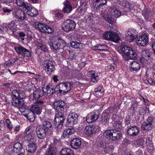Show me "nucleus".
I'll use <instances>...</instances> for the list:
<instances>
[{"label":"nucleus","mask_w":155,"mask_h":155,"mask_svg":"<svg viewBox=\"0 0 155 155\" xmlns=\"http://www.w3.org/2000/svg\"><path fill=\"white\" fill-rule=\"evenodd\" d=\"M73 84L70 82H65L58 84L54 88V91L59 94L64 95L67 94L73 87Z\"/></svg>","instance_id":"f257e3e1"},{"label":"nucleus","mask_w":155,"mask_h":155,"mask_svg":"<svg viewBox=\"0 0 155 155\" xmlns=\"http://www.w3.org/2000/svg\"><path fill=\"white\" fill-rule=\"evenodd\" d=\"M51 48L53 51L63 49L66 45L65 42L61 38L56 37L48 42Z\"/></svg>","instance_id":"f03ea898"},{"label":"nucleus","mask_w":155,"mask_h":155,"mask_svg":"<svg viewBox=\"0 0 155 155\" xmlns=\"http://www.w3.org/2000/svg\"><path fill=\"white\" fill-rule=\"evenodd\" d=\"M64 112H58L56 114L54 119V125L56 131L58 133H62L63 130L62 129L63 124L65 118L64 115Z\"/></svg>","instance_id":"7ed1b4c3"},{"label":"nucleus","mask_w":155,"mask_h":155,"mask_svg":"<svg viewBox=\"0 0 155 155\" xmlns=\"http://www.w3.org/2000/svg\"><path fill=\"white\" fill-rule=\"evenodd\" d=\"M110 13V14L105 13L104 14H101V16L107 22L110 24H112L115 21V19L113 18V17L115 18H118L120 16L121 13L120 11L115 8L112 9Z\"/></svg>","instance_id":"20e7f679"},{"label":"nucleus","mask_w":155,"mask_h":155,"mask_svg":"<svg viewBox=\"0 0 155 155\" xmlns=\"http://www.w3.org/2000/svg\"><path fill=\"white\" fill-rule=\"evenodd\" d=\"M104 136L106 138L110 139L112 141L117 140L122 137V134L119 130L112 129L105 131Z\"/></svg>","instance_id":"39448f33"},{"label":"nucleus","mask_w":155,"mask_h":155,"mask_svg":"<svg viewBox=\"0 0 155 155\" xmlns=\"http://www.w3.org/2000/svg\"><path fill=\"white\" fill-rule=\"evenodd\" d=\"M76 25L75 21L71 19H68L64 21L62 25V28L65 31H69L74 30Z\"/></svg>","instance_id":"423d86ee"},{"label":"nucleus","mask_w":155,"mask_h":155,"mask_svg":"<svg viewBox=\"0 0 155 155\" xmlns=\"http://www.w3.org/2000/svg\"><path fill=\"white\" fill-rule=\"evenodd\" d=\"M103 36L106 40H110L116 43L118 42L120 39L118 35L112 31L105 32Z\"/></svg>","instance_id":"0eeeda50"},{"label":"nucleus","mask_w":155,"mask_h":155,"mask_svg":"<svg viewBox=\"0 0 155 155\" xmlns=\"http://www.w3.org/2000/svg\"><path fill=\"white\" fill-rule=\"evenodd\" d=\"M43 104L44 102L43 101H37L31 107L30 111L33 112L36 114H40L41 112L42 107L43 105Z\"/></svg>","instance_id":"6e6552de"},{"label":"nucleus","mask_w":155,"mask_h":155,"mask_svg":"<svg viewBox=\"0 0 155 155\" xmlns=\"http://www.w3.org/2000/svg\"><path fill=\"white\" fill-rule=\"evenodd\" d=\"M43 66L45 70L48 75H50L55 69L54 63L49 60L44 61Z\"/></svg>","instance_id":"1a4fd4ad"},{"label":"nucleus","mask_w":155,"mask_h":155,"mask_svg":"<svg viewBox=\"0 0 155 155\" xmlns=\"http://www.w3.org/2000/svg\"><path fill=\"white\" fill-rule=\"evenodd\" d=\"M66 104L63 101H55L53 104L54 109L58 112H63L66 107Z\"/></svg>","instance_id":"9d476101"},{"label":"nucleus","mask_w":155,"mask_h":155,"mask_svg":"<svg viewBox=\"0 0 155 155\" xmlns=\"http://www.w3.org/2000/svg\"><path fill=\"white\" fill-rule=\"evenodd\" d=\"M78 115L75 113H72L70 114L68 118L66 125L69 127H72L76 124L78 121Z\"/></svg>","instance_id":"9b49d317"},{"label":"nucleus","mask_w":155,"mask_h":155,"mask_svg":"<svg viewBox=\"0 0 155 155\" xmlns=\"http://www.w3.org/2000/svg\"><path fill=\"white\" fill-rule=\"evenodd\" d=\"M148 35V34H145L140 35L138 39L136 41L137 45L140 46H145L149 41Z\"/></svg>","instance_id":"f8f14e48"},{"label":"nucleus","mask_w":155,"mask_h":155,"mask_svg":"<svg viewBox=\"0 0 155 155\" xmlns=\"http://www.w3.org/2000/svg\"><path fill=\"white\" fill-rule=\"evenodd\" d=\"M14 48L19 54H23L26 57H30L31 55L30 51L22 46L15 47Z\"/></svg>","instance_id":"ddd939ff"},{"label":"nucleus","mask_w":155,"mask_h":155,"mask_svg":"<svg viewBox=\"0 0 155 155\" xmlns=\"http://www.w3.org/2000/svg\"><path fill=\"white\" fill-rule=\"evenodd\" d=\"M98 112H92L88 114L86 117V121L90 123L96 121L98 118Z\"/></svg>","instance_id":"4468645a"},{"label":"nucleus","mask_w":155,"mask_h":155,"mask_svg":"<svg viewBox=\"0 0 155 155\" xmlns=\"http://www.w3.org/2000/svg\"><path fill=\"white\" fill-rule=\"evenodd\" d=\"M36 133L38 138L40 139H44L46 136L47 132L41 126H38L36 128Z\"/></svg>","instance_id":"2eb2a0df"},{"label":"nucleus","mask_w":155,"mask_h":155,"mask_svg":"<svg viewBox=\"0 0 155 155\" xmlns=\"http://www.w3.org/2000/svg\"><path fill=\"white\" fill-rule=\"evenodd\" d=\"M24 138L28 143L35 142L36 137L35 132L32 131L30 133H27V134L25 135Z\"/></svg>","instance_id":"dca6fc26"},{"label":"nucleus","mask_w":155,"mask_h":155,"mask_svg":"<svg viewBox=\"0 0 155 155\" xmlns=\"http://www.w3.org/2000/svg\"><path fill=\"white\" fill-rule=\"evenodd\" d=\"M153 119L151 117H149L146 121L142 124L141 127L142 129L146 130H149L152 128V122Z\"/></svg>","instance_id":"f3484780"},{"label":"nucleus","mask_w":155,"mask_h":155,"mask_svg":"<svg viewBox=\"0 0 155 155\" xmlns=\"http://www.w3.org/2000/svg\"><path fill=\"white\" fill-rule=\"evenodd\" d=\"M139 132L138 127L136 126H131L128 128L127 130V133L130 137H134L136 136Z\"/></svg>","instance_id":"a211bd4d"},{"label":"nucleus","mask_w":155,"mask_h":155,"mask_svg":"<svg viewBox=\"0 0 155 155\" xmlns=\"http://www.w3.org/2000/svg\"><path fill=\"white\" fill-rule=\"evenodd\" d=\"M118 118L119 117L118 116L114 115H113L112 117V119L113 120L112 121L113 127L118 130L122 127L121 122L120 121L118 120L117 119L116 120H115V118L118 119Z\"/></svg>","instance_id":"6ab92c4d"},{"label":"nucleus","mask_w":155,"mask_h":155,"mask_svg":"<svg viewBox=\"0 0 155 155\" xmlns=\"http://www.w3.org/2000/svg\"><path fill=\"white\" fill-rule=\"evenodd\" d=\"M81 140L80 138H75L72 140L71 142V146L74 149H78L80 147Z\"/></svg>","instance_id":"aec40b11"},{"label":"nucleus","mask_w":155,"mask_h":155,"mask_svg":"<svg viewBox=\"0 0 155 155\" xmlns=\"http://www.w3.org/2000/svg\"><path fill=\"white\" fill-rule=\"evenodd\" d=\"M12 103L13 106L18 108H21L23 105L24 101L22 100L19 99L18 97H14L12 98Z\"/></svg>","instance_id":"412c9836"},{"label":"nucleus","mask_w":155,"mask_h":155,"mask_svg":"<svg viewBox=\"0 0 155 155\" xmlns=\"http://www.w3.org/2000/svg\"><path fill=\"white\" fill-rule=\"evenodd\" d=\"M36 29L43 33H46L48 26L41 23H36L34 25Z\"/></svg>","instance_id":"4be33fe9"},{"label":"nucleus","mask_w":155,"mask_h":155,"mask_svg":"<svg viewBox=\"0 0 155 155\" xmlns=\"http://www.w3.org/2000/svg\"><path fill=\"white\" fill-rule=\"evenodd\" d=\"M44 90L42 91L40 89H36L34 91L33 93V97L35 99H38L40 98H44L45 97L44 94Z\"/></svg>","instance_id":"5701e85b"},{"label":"nucleus","mask_w":155,"mask_h":155,"mask_svg":"<svg viewBox=\"0 0 155 155\" xmlns=\"http://www.w3.org/2000/svg\"><path fill=\"white\" fill-rule=\"evenodd\" d=\"M129 67L131 72H135L140 69V65L138 62L133 61L130 63Z\"/></svg>","instance_id":"b1692460"},{"label":"nucleus","mask_w":155,"mask_h":155,"mask_svg":"<svg viewBox=\"0 0 155 155\" xmlns=\"http://www.w3.org/2000/svg\"><path fill=\"white\" fill-rule=\"evenodd\" d=\"M41 127L47 133L50 132L53 129L51 123L48 121L43 122L42 126Z\"/></svg>","instance_id":"393cba45"},{"label":"nucleus","mask_w":155,"mask_h":155,"mask_svg":"<svg viewBox=\"0 0 155 155\" xmlns=\"http://www.w3.org/2000/svg\"><path fill=\"white\" fill-rule=\"evenodd\" d=\"M12 94L14 97H18L19 99L22 100L25 96V93L21 90L17 91L14 90L12 91Z\"/></svg>","instance_id":"a878e982"},{"label":"nucleus","mask_w":155,"mask_h":155,"mask_svg":"<svg viewBox=\"0 0 155 155\" xmlns=\"http://www.w3.org/2000/svg\"><path fill=\"white\" fill-rule=\"evenodd\" d=\"M130 47L125 45H122L120 47V50L118 51L123 56H126L130 49Z\"/></svg>","instance_id":"bb28decb"},{"label":"nucleus","mask_w":155,"mask_h":155,"mask_svg":"<svg viewBox=\"0 0 155 155\" xmlns=\"http://www.w3.org/2000/svg\"><path fill=\"white\" fill-rule=\"evenodd\" d=\"M22 145L19 142L15 143L13 147V149L11 150L12 152H15L16 153L23 151Z\"/></svg>","instance_id":"cd10ccee"},{"label":"nucleus","mask_w":155,"mask_h":155,"mask_svg":"<svg viewBox=\"0 0 155 155\" xmlns=\"http://www.w3.org/2000/svg\"><path fill=\"white\" fill-rule=\"evenodd\" d=\"M15 17L17 19L21 20H24L25 18L26 15L23 11L18 9L16 12Z\"/></svg>","instance_id":"c85d7f7f"},{"label":"nucleus","mask_w":155,"mask_h":155,"mask_svg":"<svg viewBox=\"0 0 155 155\" xmlns=\"http://www.w3.org/2000/svg\"><path fill=\"white\" fill-rule=\"evenodd\" d=\"M87 3L86 2H83L80 6L78 8L77 10L79 13L84 15L87 12Z\"/></svg>","instance_id":"c756f323"},{"label":"nucleus","mask_w":155,"mask_h":155,"mask_svg":"<svg viewBox=\"0 0 155 155\" xmlns=\"http://www.w3.org/2000/svg\"><path fill=\"white\" fill-rule=\"evenodd\" d=\"M26 147V150L29 153H32L34 152L37 149V145L35 143H28Z\"/></svg>","instance_id":"7c9ffc66"},{"label":"nucleus","mask_w":155,"mask_h":155,"mask_svg":"<svg viewBox=\"0 0 155 155\" xmlns=\"http://www.w3.org/2000/svg\"><path fill=\"white\" fill-rule=\"evenodd\" d=\"M15 23L14 21H12L6 26L5 28L8 32L11 31L13 33L16 31V29L15 28Z\"/></svg>","instance_id":"2f4dec72"},{"label":"nucleus","mask_w":155,"mask_h":155,"mask_svg":"<svg viewBox=\"0 0 155 155\" xmlns=\"http://www.w3.org/2000/svg\"><path fill=\"white\" fill-rule=\"evenodd\" d=\"M85 130L86 134L90 136L95 132L97 129L95 126L90 125L86 126L85 127Z\"/></svg>","instance_id":"473e14b6"},{"label":"nucleus","mask_w":155,"mask_h":155,"mask_svg":"<svg viewBox=\"0 0 155 155\" xmlns=\"http://www.w3.org/2000/svg\"><path fill=\"white\" fill-rule=\"evenodd\" d=\"M126 56L130 59L135 60L137 58V55L134 50L130 48L128 53H127Z\"/></svg>","instance_id":"72a5a7b5"},{"label":"nucleus","mask_w":155,"mask_h":155,"mask_svg":"<svg viewBox=\"0 0 155 155\" xmlns=\"http://www.w3.org/2000/svg\"><path fill=\"white\" fill-rule=\"evenodd\" d=\"M70 127V128H67L64 131L63 136L65 138L68 136L72 135L75 132V129L72 127Z\"/></svg>","instance_id":"f704fd0d"},{"label":"nucleus","mask_w":155,"mask_h":155,"mask_svg":"<svg viewBox=\"0 0 155 155\" xmlns=\"http://www.w3.org/2000/svg\"><path fill=\"white\" fill-rule=\"evenodd\" d=\"M64 6L63 10L65 13H68L71 11L72 7L70 5V3L68 1H66L65 3H64Z\"/></svg>","instance_id":"c9c22d12"},{"label":"nucleus","mask_w":155,"mask_h":155,"mask_svg":"<svg viewBox=\"0 0 155 155\" xmlns=\"http://www.w3.org/2000/svg\"><path fill=\"white\" fill-rule=\"evenodd\" d=\"M60 153L61 155H74L73 151L68 148L62 149L60 151Z\"/></svg>","instance_id":"e433bc0d"},{"label":"nucleus","mask_w":155,"mask_h":155,"mask_svg":"<svg viewBox=\"0 0 155 155\" xmlns=\"http://www.w3.org/2000/svg\"><path fill=\"white\" fill-rule=\"evenodd\" d=\"M109 120V117L108 114L105 113L102 114L101 122L104 123L105 125L106 126H107L108 125Z\"/></svg>","instance_id":"4c0bfd02"},{"label":"nucleus","mask_w":155,"mask_h":155,"mask_svg":"<svg viewBox=\"0 0 155 155\" xmlns=\"http://www.w3.org/2000/svg\"><path fill=\"white\" fill-rule=\"evenodd\" d=\"M57 151V149L55 147H49L46 152V155H56Z\"/></svg>","instance_id":"58836bf2"},{"label":"nucleus","mask_w":155,"mask_h":155,"mask_svg":"<svg viewBox=\"0 0 155 155\" xmlns=\"http://www.w3.org/2000/svg\"><path fill=\"white\" fill-rule=\"evenodd\" d=\"M147 148L150 151L153 150V145L152 141L151 138L150 137L147 139L146 142Z\"/></svg>","instance_id":"ea45409f"},{"label":"nucleus","mask_w":155,"mask_h":155,"mask_svg":"<svg viewBox=\"0 0 155 155\" xmlns=\"http://www.w3.org/2000/svg\"><path fill=\"white\" fill-rule=\"evenodd\" d=\"M28 14L31 17H35L38 14V12L34 7L31 8L27 11Z\"/></svg>","instance_id":"a19ab883"},{"label":"nucleus","mask_w":155,"mask_h":155,"mask_svg":"<svg viewBox=\"0 0 155 155\" xmlns=\"http://www.w3.org/2000/svg\"><path fill=\"white\" fill-rule=\"evenodd\" d=\"M72 47L75 48H80L82 47V43L75 41H71L70 43Z\"/></svg>","instance_id":"79ce46f5"},{"label":"nucleus","mask_w":155,"mask_h":155,"mask_svg":"<svg viewBox=\"0 0 155 155\" xmlns=\"http://www.w3.org/2000/svg\"><path fill=\"white\" fill-rule=\"evenodd\" d=\"M35 114L33 112L30 111L26 115L27 118L29 120L31 121L32 120H34L35 116Z\"/></svg>","instance_id":"37998d69"},{"label":"nucleus","mask_w":155,"mask_h":155,"mask_svg":"<svg viewBox=\"0 0 155 155\" xmlns=\"http://www.w3.org/2000/svg\"><path fill=\"white\" fill-rule=\"evenodd\" d=\"M144 141L143 139H140L138 140H135L134 141V144L135 145L138 146H140L142 148L143 147Z\"/></svg>","instance_id":"c03bdc74"},{"label":"nucleus","mask_w":155,"mask_h":155,"mask_svg":"<svg viewBox=\"0 0 155 155\" xmlns=\"http://www.w3.org/2000/svg\"><path fill=\"white\" fill-rule=\"evenodd\" d=\"M90 73L91 75L92 81L95 83H97V78L98 76L95 75V72L94 71H91L90 72Z\"/></svg>","instance_id":"a18cd8bd"},{"label":"nucleus","mask_w":155,"mask_h":155,"mask_svg":"<svg viewBox=\"0 0 155 155\" xmlns=\"http://www.w3.org/2000/svg\"><path fill=\"white\" fill-rule=\"evenodd\" d=\"M101 86H99L97 88L94 89V94L97 96H100L102 95V93L101 91L102 89Z\"/></svg>","instance_id":"49530a36"},{"label":"nucleus","mask_w":155,"mask_h":155,"mask_svg":"<svg viewBox=\"0 0 155 155\" xmlns=\"http://www.w3.org/2000/svg\"><path fill=\"white\" fill-rule=\"evenodd\" d=\"M142 54L144 57L145 58H150V51L148 49H145L143 50Z\"/></svg>","instance_id":"de8ad7c7"},{"label":"nucleus","mask_w":155,"mask_h":155,"mask_svg":"<svg viewBox=\"0 0 155 155\" xmlns=\"http://www.w3.org/2000/svg\"><path fill=\"white\" fill-rule=\"evenodd\" d=\"M50 88V87L49 85H47L45 87H44L43 88V89H44V91L45 90V92H44V94L45 97L51 92V90Z\"/></svg>","instance_id":"09e8293b"},{"label":"nucleus","mask_w":155,"mask_h":155,"mask_svg":"<svg viewBox=\"0 0 155 155\" xmlns=\"http://www.w3.org/2000/svg\"><path fill=\"white\" fill-rule=\"evenodd\" d=\"M114 149V147L112 145L109 146L108 144V145L107 146V148H106V150H104V152L106 153H108L109 151L112 150Z\"/></svg>","instance_id":"8fccbe9b"},{"label":"nucleus","mask_w":155,"mask_h":155,"mask_svg":"<svg viewBox=\"0 0 155 155\" xmlns=\"http://www.w3.org/2000/svg\"><path fill=\"white\" fill-rule=\"evenodd\" d=\"M6 123L7 127L10 130H12V125L9 119H7L6 120Z\"/></svg>","instance_id":"3c124183"},{"label":"nucleus","mask_w":155,"mask_h":155,"mask_svg":"<svg viewBox=\"0 0 155 155\" xmlns=\"http://www.w3.org/2000/svg\"><path fill=\"white\" fill-rule=\"evenodd\" d=\"M135 39V38L134 36L133 35V34L132 35H130L129 37L126 38V40L130 42L133 41Z\"/></svg>","instance_id":"603ef678"},{"label":"nucleus","mask_w":155,"mask_h":155,"mask_svg":"<svg viewBox=\"0 0 155 155\" xmlns=\"http://www.w3.org/2000/svg\"><path fill=\"white\" fill-rule=\"evenodd\" d=\"M101 146L104 149V150L107 148V146L108 145V143L105 141L101 142L100 143Z\"/></svg>","instance_id":"864d4df0"},{"label":"nucleus","mask_w":155,"mask_h":155,"mask_svg":"<svg viewBox=\"0 0 155 155\" xmlns=\"http://www.w3.org/2000/svg\"><path fill=\"white\" fill-rule=\"evenodd\" d=\"M95 2H99L100 4L99 5L101 6L102 5H104L106 4V0H95Z\"/></svg>","instance_id":"5fc2aeb1"},{"label":"nucleus","mask_w":155,"mask_h":155,"mask_svg":"<svg viewBox=\"0 0 155 155\" xmlns=\"http://www.w3.org/2000/svg\"><path fill=\"white\" fill-rule=\"evenodd\" d=\"M74 52L72 51H69L68 58L69 59H73L74 58Z\"/></svg>","instance_id":"6e6d98bb"},{"label":"nucleus","mask_w":155,"mask_h":155,"mask_svg":"<svg viewBox=\"0 0 155 155\" xmlns=\"http://www.w3.org/2000/svg\"><path fill=\"white\" fill-rule=\"evenodd\" d=\"M15 60L14 59V61L13 62H8L7 61H6L4 63V65L5 67H9L12 65L15 62Z\"/></svg>","instance_id":"4d7b16f0"},{"label":"nucleus","mask_w":155,"mask_h":155,"mask_svg":"<svg viewBox=\"0 0 155 155\" xmlns=\"http://www.w3.org/2000/svg\"><path fill=\"white\" fill-rule=\"evenodd\" d=\"M93 18L92 14L91 13H90L88 15H87V16L85 17L86 20L88 22L91 21V20Z\"/></svg>","instance_id":"13d9d810"},{"label":"nucleus","mask_w":155,"mask_h":155,"mask_svg":"<svg viewBox=\"0 0 155 155\" xmlns=\"http://www.w3.org/2000/svg\"><path fill=\"white\" fill-rule=\"evenodd\" d=\"M130 143V141L127 139H125L122 142V144L125 146H126Z\"/></svg>","instance_id":"bf43d9fd"},{"label":"nucleus","mask_w":155,"mask_h":155,"mask_svg":"<svg viewBox=\"0 0 155 155\" xmlns=\"http://www.w3.org/2000/svg\"><path fill=\"white\" fill-rule=\"evenodd\" d=\"M126 6L125 8V11L126 12H129L131 9V7L129 5V3L127 2L126 3Z\"/></svg>","instance_id":"052dcab7"},{"label":"nucleus","mask_w":155,"mask_h":155,"mask_svg":"<svg viewBox=\"0 0 155 155\" xmlns=\"http://www.w3.org/2000/svg\"><path fill=\"white\" fill-rule=\"evenodd\" d=\"M16 2L17 4L20 6H22L24 5V2L22 0H16Z\"/></svg>","instance_id":"680f3d73"},{"label":"nucleus","mask_w":155,"mask_h":155,"mask_svg":"<svg viewBox=\"0 0 155 155\" xmlns=\"http://www.w3.org/2000/svg\"><path fill=\"white\" fill-rule=\"evenodd\" d=\"M54 30L52 28H51L48 26L47 29H46V33H51L53 32Z\"/></svg>","instance_id":"e2e57ef3"},{"label":"nucleus","mask_w":155,"mask_h":155,"mask_svg":"<svg viewBox=\"0 0 155 155\" xmlns=\"http://www.w3.org/2000/svg\"><path fill=\"white\" fill-rule=\"evenodd\" d=\"M142 113L145 114H149V110L148 108L145 107L143 108L142 110Z\"/></svg>","instance_id":"0e129e2a"},{"label":"nucleus","mask_w":155,"mask_h":155,"mask_svg":"<svg viewBox=\"0 0 155 155\" xmlns=\"http://www.w3.org/2000/svg\"><path fill=\"white\" fill-rule=\"evenodd\" d=\"M5 123L3 121L1 120L0 121V130H4V128Z\"/></svg>","instance_id":"69168bd1"},{"label":"nucleus","mask_w":155,"mask_h":155,"mask_svg":"<svg viewBox=\"0 0 155 155\" xmlns=\"http://www.w3.org/2000/svg\"><path fill=\"white\" fill-rule=\"evenodd\" d=\"M3 11L5 13H10L12 11L11 9H10L5 8H3Z\"/></svg>","instance_id":"338daca9"},{"label":"nucleus","mask_w":155,"mask_h":155,"mask_svg":"<svg viewBox=\"0 0 155 155\" xmlns=\"http://www.w3.org/2000/svg\"><path fill=\"white\" fill-rule=\"evenodd\" d=\"M40 47L41 50L44 52H46L47 50V47L45 45H42L41 46H40Z\"/></svg>","instance_id":"774afa93"}]
</instances>
